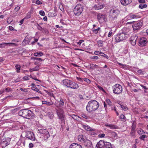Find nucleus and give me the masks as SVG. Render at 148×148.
I'll list each match as a JSON object with an SVG mask.
<instances>
[{"mask_svg": "<svg viewBox=\"0 0 148 148\" xmlns=\"http://www.w3.org/2000/svg\"><path fill=\"white\" fill-rule=\"evenodd\" d=\"M99 106V104L97 101L92 100L90 101L86 107V110L89 112L95 111Z\"/></svg>", "mask_w": 148, "mask_h": 148, "instance_id": "1", "label": "nucleus"}, {"mask_svg": "<svg viewBox=\"0 0 148 148\" xmlns=\"http://www.w3.org/2000/svg\"><path fill=\"white\" fill-rule=\"evenodd\" d=\"M18 114L19 116L28 119H30L34 117L33 113L31 111L26 109L21 110L19 112Z\"/></svg>", "mask_w": 148, "mask_h": 148, "instance_id": "2", "label": "nucleus"}, {"mask_svg": "<svg viewBox=\"0 0 148 148\" xmlns=\"http://www.w3.org/2000/svg\"><path fill=\"white\" fill-rule=\"evenodd\" d=\"M56 110L57 114L59 119L61 120L62 123L64 122L65 121V115H64V112L63 109L62 108L59 107L58 108H57Z\"/></svg>", "mask_w": 148, "mask_h": 148, "instance_id": "3", "label": "nucleus"}, {"mask_svg": "<svg viewBox=\"0 0 148 148\" xmlns=\"http://www.w3.org/2000/svg\"><path fill=\"white\" fill-rule=\"evenodd\" d=\"M128 35L125 33H122L115 36V41L116 42H119L124 40H125L128 37Z\"/></svg>", "mask_w": 148, "mask_h": 148, "instance_id": "4", "label": "nucleus"}, {"mask_svg": "<svg viewBox=\"0 0 148 148\" xmlns=\"http://www.w3.org/2000/svg\"><path fill=\"white\" fill-rule=\"evenodd\" d=\"M83 10L82 6L80 4H78L74 8V13L76 16H79L82 13Z\"/></svg>", "mask_w": 148, "mask_h": 148, "instance_id": "5", "label": "nucleus"}, {"mask_svg": "<svg viewBox=\"0 0 148 148\" xmlns=\"http://www.w3.org/2000/svg\"><path fill=\"white\" fill-rule=\"evenodd\" d=\"M122 86L119 84H116L113 87V91L115 94H119L122 93Z\"/></svg>", "mask_w": 148, "mask_h": 148, "instance_id": "6", "label": "nucleus"}, {"mask_svg": "<svg viewBox=\"0 0 148 148\" xmlns=\"http://www.w3.org/2000/svg\"><path fill=\"white\" fill-rule=\"evenodd\" d=\"M120 13V12L118 10H113L110 11V18L112 19H115Z\"/></svg>", "mask_w": 148, "mask_h": 148, "instance_id": "7", "label": "nucleus"}, {"mask_svg": "<svg viewBox=\"0 0 148 148\" xmlns=\"http://www.w3.org/2000/svg\"><path fill=\"white\" fill-rule=\"evenodd\" d=\"M11 139L9 138H4L1 142V145L3 147H5L9 145Z\"/></svg>", "mask_w": 148, "mask_h": 148, "instance_id": "8", "label": "nucleus"}, {"mask_svg": "<svg viewBox=\"0 0 148 148\" xmlns=\"http://www.w3.org/2000/svg\"><path fill=\"white\" fill-rule=\"evenodd\" d=\"M148 43L147 38L145 37H142L140 38L139 43V46L141 47L145 46Z\"/></svg>", "mask_w": 148, "mask_h": 148, "instance_id": "9", "label": "nucleus"}, {"mask_svg": "<svg viewBox=\"0 0 148 148\" xmlns=\"http://www.w3.org/2000/svg\"><path fill=\"white\" fill-rule=\"evenodd\" d=\"M25 136L29 139L32 140H34L35 138L33 133L31 132L27 131L26 132Z\"/></svg>", "mask_w": 148, "mask_h": 148, "instance_id": "10", "label": "nucleus"}, {"mask_svg": "<svg viewBox=\"0 0 148 148\" xmlns=\"http://www.w3.org/2000/svg\"><path fill=\"white\" fill-rule=\"evenodd\" d=\"M100 143H102L104 145L103 147L104 148H112L110 143L108 142H104L102 140H101L99 141L97 145L99 146L100 144H101Z\"/></svg>", "mask_w": 148, "mask_h": 148, "instance_id": "11", "label": "nucleus"}, {"mask_svg": "<svg viewBox=\"0 0 148 148\" xmlns=\"http://www.w3.org/2000/svg\"><path fill=\"white\" fill-rule=\"evenodd\" d=\"M143 25V23L141 21H139L137 23L132 25V27L134 31H137Z\"/></svg>", "mask_w": 148, "mask_h": 148, "instance_id": "12", "label": "nucleus"}, {"mask_svg": "<svg viewBox=\"0 0 148 148\" xmlns=\"http://www.w3.org/2000/svg\"><path fill=\"white\" fill-rule=\"evenodd\" d=\"M97 18L100 23H102L105 21L106 16L104 14L99 13L97 15Z\"/></svg>", "mask_w": 148, "mask_h": 148, "instance_id": "13", "label": "nucleus"}, {"mask_svg": "<svg viewBox=\"0 0 148 148\" xmlns=\"http://www.w3.org/2000/svg\"><path fill=\"white\" fill-rule=\"evenodd\" d=\"M16 145L18 146H20L23 148L24 147L26 146L25 144V139L23 138L21 139H19Z\"/></svg>", "mask_w": 148, "mask_h": 148, "instance_id": "14", "label": "nucleus"}, {"mask_svg": "<svg viewBox=\"0 0 148 148\" xmlns=\"http://www.w3.org/2000/svg\"><path fill=\"white\" fill-rule=\"evenodd\" d=\"M79 87V86L78 84L72 81L70 83L69 87L72 89H77Z\"/></svg>", "mask_w": 148, "mask_h": 148, "instance_id": "15", "label": "nucleus"}, {"mask_svg": "<svg viewBox=\"0 0 148 148\" xmlns=\"http://www.w3.org/2000/svg\"><path fill=\"white\" fill-rule=\"evenodd\" d=\"M50 135L49 132H46V134L42 135H40V137L44 141H47L48 139L50 137Z\"/></svg>", "mask_w": 148, "mask_h": 148, "instance_id": "16", "label": "nucleus"}, {"mask_svg": "<svg viewBox=\"0 0 148 148\" xmlns=\"http://www.w3.org/2000/svg\"><path fill=\"white\" fill-rule=\"evenodd\" d=\"M140 16L136 14L130 13L128 15V18L130 19L138 18Z\"/></svg>", "mask_w": 148, "mask_h": 148, "instance_id": "17", "label": "nucleus"}, {"mask_svg": "<svg viewBox=\"0 0 148 148\" xmlns=\"http://www.w3.org/2000/svg\"><path fill=\"white\" fill-rule=\"evenodd\" d=\"M71 81L67 79H64L62 81L63 85L66 86L67 87L69 88Z\"/></svg>", "mask_w": 148, "mask_h": 148, "instance_id": "18", "label": "nucleus"}, {"mask_svg": "<svg viewBox=\"0 0 148 148\" xmlns=\"http://www.w3.org/2000/svg\"><path fill=\"white\" fill-rule=\"evenodd\" d=\"M132 2V0H121L120 2L122 5H127L129 4Z\"/></svg>", "mask_w": 148, "mask_h": 148, "instance_id": "19", "label": "nucleus"}, {"mask_svg": "<svg viewBox=\"0 0 148 148\" xmlns=\"http://www.w3.org/2000/svg\"><path fill=\"white\" fill-rule=\"evenodd\" d=\"M86 138L85 136L82 135H80L78 136V140L81 142H85Z\"/></svg>", "mask_w": 148, "mask_h": 148, "instance_id": "20", "label": "nucleus"}, {"mask_svg": "<svg viewBox=\"0 0 148 148\" xmlns=\"http://www.w3.org/2000/svg\"><path fill=\"white\" fill-rule=\"evenodd\" d=\"M70 148H82V146L79 144L76 143H73L71 145Z\"/></svg>", "mask_w": 148, "mask_h": 148, "instance_id": "21", "label": "nucleus"}, {"mask_svg": "<svg viewBox=\"0 0 148 148\" xmlns=\"http://www.w3.org/2000/svg\"><path fill=\"white\" fill-rule=\"evenodd\" d=\"M48 132L47 130L43 128L39 129L38 131V132L40 134V135H42L43 134L44 135Z\"/></svg>", "mask_w": 148, "mask_h": 148, "instance_id": "22", "label": "nucleus"}, {"mask_svg": "<svg viewBox=\"0 0 148 148\" xmlns=\"http://www.w3.org/2000/svg\"><path fill=\"white\" fill-rule=\"evenodd\" d=\"M5 44H6V45H9V46H17V45L15 43H1L0 44V48H1L2 45H4Z\"/></svg>", "mask_w": 148, "mask_h": 148, "instance_id": "23", "label": "nucleus"}, {"mask_svg": "<svg viewBox=\"0 0 148 148\" xmlns=\"http://www.w3.org/2000/svg\"><path fill=\"white\" fill-rule=\"evenodd\" d=\"M105 126L107 127H108L110 128V129H117L118 127L116 126L113 125L112 124H106L105 125Z\"/></svg>", "mask_w": 148, "mask_h": 148, "instance_id": "24", "label": "nucleus"}, {"mask_svg": "<svg viewBox=\"0 0 148 148\" xmlns=\"http://www.w3.org/2000/svg\"><path fill=\"white\" fill-rule=\"evenodd\" d=\"M64 104V101L62 98H61L60 100L59 101V106H57V108H58L59 107H60L61 108H62L63 109V106Z\"/></svg>", "mask_w": 148, "mask_h": 148, "instance_id": "25", "label": "nucleus"}, {"mask_svg": "<svg viewBox=\"0 0 148 148\" xmlns=\"http://www.w3.org/2000/svg\"><path fill=\"white\" fill-rule=\"evenodd\" d=\"M21 65L18 64H16L15 65V68L16 69V71L17 73H19L20 72L21 69Z\"/></svg>", "mask_w": 148, "mask_h": 148, "instance_id": "26", "label": "nucleus"}, {"mask_svg": "<svg viewBox=\"0 0 148 148\" xmlns=\"http://www.w3.org/2000/svg\"><path fill=\"white\" fill-rule=\"evenodd\" d=\"M69 116L74 120L79 121V119H80V117L79 116L74 114L69 115Z\"/></svg>", "mask_w": 148, "mask_h": 148, "instance_id": "27", "label": "nucleus"}, {"mask_svg": "<svg viewBox=\"0 0 148 148\" xmlns=\"http://www.w3.org/2000/svg\"><path fill=\"white\" fill-rule=\"evenodd\" d=\"M104 41L101 40H99L97 42V44L99 47H102L103 45V43Z\"/></svg>", "mask_w": 148, "mask_h": 148, "instance_id": "28", "label": "nucleus"}, {"mask_svg": "<svg viewBox=\"0 0 148 148\" xmlns=\"http://www.w3.org/2000/svg\"><path fill=\"white\" fill-rule=\"evenodd\" d=\"M40 87V86L39 85H37V87L35 86L34 87H32V89L35 91H37L38 92H40V91L39 90L38 88Z\"/></svg>", "mask_w": 148, "mask_h": 148, "instance_id": "29", "label": "nucleus"}, {"mask_svg": "<svg viewBox=\"0 0 148 148\" xmlns=\"http://www.w3.org/2000/svg\"><path fill=\"white\" fill-rule=\"evenodd\" d=\"M56 15V14L54 12H50L48 14V16L49 17H54Z\"/></svg>", "mask_w": 148, "mask_h": 148, "instance_id": "30", "label": "nucleus"}, {"mask_svg": "<svg viewBox=\"0 0 148 148\" xmlns=\"http://www.w3.org/2000/svg\"><path fill=\"white\" fill-rule=\"evenodd\" d=\"M37 29L39 30L42 31V32H43V30H46V28H42L37 23V25H36Z\"/></svg>", "mask_w": 148, "mask_h": 148, "instance_id": "31", "label": "nucleus"}, {"mask_svg": "<svg viewBox=\"0 0 148 148\" xmlns=\"http://www.w3.org/2000/svg\"><path fill=\"white\" fill-rule=\"evenodd\" d=\"M33 10H31L30 12L28 13L24 18L28 19L30 18L31 14L32 13Z\"/></svg>", "mask_w": 148, "mask_h": 148, "instance_id": "32", "label": "nucleus"}, {"mask_svg": "<svg viewBox=\"0 0 148 148\" xmlns=\"http://www.w3.org/2000/svg\"><path fill=\"white\" fill-rule=\"evenodd\" d=\"M83 127L84 129L87 131L92 130L93 129L88 125H84Z\"/></svg>", "mask_w": 148, "mask_h": 148, "instance_id": "33", "label": "nucleus"}, {"mask_svg": "<svg viewBox=\"0 0 148 148\" xmlns=\"http://www.w3.org/2000/svg\"><path fill=\"white\" fill-rule=\"evenodd\" d=\"M104 5H98L97 6H95V8L97 10H100L102 9L104 7Z\"/></svg>", "mask_w": 148, "mask_h": 148, "instance_id": "34", "label": "nucleus"}, {"mask_svg": "<svg viewBox=\"0 0 148 148\" xmlns=\"http://www.w3.org/2000/svg\"><path fill=\"white\" fill-rule=\"evenodd\" d=\"M90 68L93 70L98 67L97 65L94 64H90Z\"/></svg>", "mask_w": 148, "mask_h": 148, "instance_id": "35", "label": "nucleus"}, {"mask_svg": "<svg viewBox=\"0 0 148 148\" xmlns=\"http://www.w3.org/2000/svg\"><path fill=\"white\" fill-rule=\"evenodd\" d=\"M137 37L136 35H133L130 38V41L134 40L136 41Z\"/></svg>", "mask_w": 148, "mask_h": 148, "instance_id": "36", "label": "nucleus"}, {"mask_svg": "<svg viewBox=\"0 0 148 148\" xmlns=\"http://www.w3.org/2000/svg\"><path fill=\"white\" fill-rule=\"evenodd\" d=\"M110 133L113 137L114 138H117V134L115 132L111 131Z\"/></svg>", "mask_w": 148, "mask_h": 148, "instance_id": "37", "label": "nucleus"}, {"mask_svg": "<svg viewBox=\"0 0 148 148\" xmlns=\"http://www.w3.org/2000/svg\"><path fill=\"white\" fill-rule=\"evenodd\" d=\"M137 133L139 135H141L145 133V132H144L143 130L141 129L138 130L137 131Z\"/></svg>", "mask_w": 148, "mask_h": 148, "instance_id": "38", "label": "nucleus"}, {"mask_svg": "<svg viewBox=\"0 0 148 148\" xmlns=\"http://www.w3.org/2000/svg\"><path fill=\"white\" fill-rule=\"evenodd\" d=\"M31 59L33 60H37L39 61H42V59L39 58H36L35 57H32L31 58Z\"/></svg>", "mask_w": 148, "mask_h": 148, "instance_id": "39", "label": "nucleus"}, {"mask_svg": "<svg viewBox=\"0 0 148 148\" xmlns=\"http://www.w3.org/2000/svg\"><path fill=\"white\" fill-rule=\"evenodd\" d=\"M43 53L42 52L35 53L34 55L35 56H41L43 55Z\"/></svg>", "mask_w": 148, "mask_h": 148, "instance_id": "40", "label": "nucleus"}, {"mask_svg": "<svg viewBox=\"0 0 148 148\" xmlns=\"http://www.w3.org/2000/svg\"><path fill=\"white\" fill-rule=\"evenodd\" d=\"M147 5L146 4H140L139 5V8L140 9H143L147 7Z\"/></svg>", "mask_w": 148, "mask_h": 148, "instance_id": "41", "label": "nucleus"}, {"mask_svg": "<svg viewBox=\"0 0 148 148\" xmlns=\"http://www.w3.org/2000/svg\"><path fill=\"white\" fill-rule=\"evenodd\" d=\"M42 103L43 104H46V105H48L49 106L50 105H52L53 104L52 103H51L50 102H49L45 101H42Z\"/></svg>", "mask_w": 148, "mask_h": 148, "instance_id": "42", "label": "nucleus"}, {"mask_svg": "<svg viewBox=\"0 0 148 148\" xmlns=\"http://www.w3.org/2000/svg\"><path fill=\"white\" fill-rule=\"evenodd\" d=\"M47 115L50 119H52L54 117V115L51 112H48Z\"/></svg>", "mask_w": 148, "mask_h": 148, "instance_id": "43", "label": "nucleus"}, {"mask_svg": "<svg viewBox=\"0 0 148 148\" xmlns=\"http://www.w3.org/2000/svg\"><path fill=\"white\" fill-rule=\"evenodd\" d=\"M120 106L121 107L122 109L125 111L127 110L128 109V108L127 106H125L121 104H120Z\"/></svg>", "mask_w": 148, "mask_h": 148, "instance_id": "44", "label": "nucleus"}, {"mask_svg": "<svg viewBox=\"0 0 148 148\" xmlns=\"http://www.w3.org/2000/svg\"><path fill=\"white\" fill-rule=\"evenodd\" d=\"M135 131L133 130H131V132H130V135L133 138H134L135 137Z\"/></svg>", "mask_w": 148, "mask_h": 148, "instance_id": "45", "label": "nucleus"}, {"mask_svg": "<svg viewBox=\"0 0 148 148\" xmlns=\"http://www.w3.org/2000/svg\"><path fill=\"white\" fill-rule=\"evenodd\" d=\"M106 102L110 106H111L112 105V103L109 99H107L106 100Z\"/></svg>", "mask_w": 148, "mask_h": 148, "instance_id": "46", "label": "nucleus"}, {"mask_svg": "<svg viewBox=\"0 0 148 148\" xmlns=\"http://www.w3.org/2000/svg\"><path fill=\"white\" fill-rule=\"evenodd\" d=\"M100 29V28L99 27H98L97 29H94L93 30V32L95 34H97Z\"/></svg>", "mask_w": 148, "mask_h": 148, "instance_id": "47", "label": "nucleus"}, {"mask_svg": "<svg viewBox=\"0 0 148 148\" xmlns=\"http://www.w3.org/2000/svg\"><path fill=\"white\" fill-rule=\"evenodd\" d=\"M102 53L101 52L98 51H95L94 52V54L96 55H100Z\"/></svg>", "mask_w": 148, "mask_h": 148, "instance_id": "48", "label": "nucleus"}, {"mask_svg": "<svg viewBox=\"0 0 148 148\" xmlns=\"http://www.w3.org/2000/svg\"><path fill=\"white\" fill-rule=\"evenodd\" d=\"M147 137L146 135H142V136H141L139 138L141 140H144V139L145 138H147Z\"/></svg>", "mask_w": 148, "mask_h": 148, "instance_id": "49", "label": "nucleus"}, {"mask_svg": "<svg viewBox=\"0 0 148 148\" xmlns=\"http://www.w3.org/2000/svg\"><path fill=\"white\" fill-rule=\"evenodd\" d=\"M118 64L120 65L121 67L122 68H124L126 66L125 64H123L119 62L118 63Z\"/></svg>", "mask_w": 148, "mask_h": 148, "instance_id": "50", "label": "nucleus"}, {"mask_svg": "<svg viewBox=\"0 0 148 148\" xmlns=\"http://www.w3.org/2000/svg\"><path fill=\"white\" fill-rule=\"evenodd\" d=\"M39 66L38 65L36 66L34 68H33V69L34 71H37L39 69Z\"/></svg>", "mask_w": 148, "mask_h": 148, "instance_id": "51", "label": "nucleus"}, {"mask_svg": "<svg viewBox=\"0 0 148 148\" xmlns=\"http://www.w3.org/2000/svg\"><path fill=\"white\" fill-rule=\"evenodd\" d=\"M97 86L99 88V89L100 90H101L103 92H105L104 90L103 89V88H102L98 84L97 85Z\"/></svg>", "mask_w": 148, "mask_h": 148, "instance_id": "52", "label": "nucleus"}, {"mask_svg": "<svg viewBox=\"0 0 148 148\" xmlns=\"http://www.w3.org/2000/svg\"><path fill=\"white\" fill-rule=\"evenodd\" d=\"M39 14L41 15L42 16H44L45 15V12L43 11L42 10L40 11L39 12Z\"/></svg>", "mask_w": 148, "mask_h": 148, "instance_id": "53", "label": "nucleus"}, {"mask_svg": "<svg viewBox=\"0 0 148 148\" xmlns=\"http://www.w3.org/2000/svg\"><path fill=\"white\" fill-rule=\"evenodd\" d=\"M105 136V135L104 134H99L98 135V137L100 138H103Z\"/></svg>", "mask_w": 148, "mask_h": 148, "instance_id": "54", "label": "nucleus"}, {"mask_svg": "<svg viewBox=\"0 0 148 148\" xmlns=\"http://www.w3.org/2000/svg\"><path fill=\"white\" fill-rule=\"evenodd\" d=\"M136 41H135L134 40H133V41H130L131 43V44L133 46L135 45L136 44Z\"/></svg>", "mask_w": 148, "mask_h": 148, "instance_id": "55", "label": "nucleus"}, {"mask_svg": "<svg viewBox=\"0 0 148 148\" xmlns=\"http://www.w3.org/2000/svg\"><path fill=\"white\" fill-rule=\"evenodd\" d=\"M9 29L11 31H14V30L16 31L15 29H14V28L11 26H10L9 27Z\"/></svg>", "mask_w": 148, "mask_h": 148, "instance_id": "56", "label": "nucleus"}, {"mask_svg": "<svg viewBox=\"0 0 148 148\" xmlns=\"http://www.w3.org/2000/svg\"><path fill=\"white\" fill-rule=\"evenodd\" d=\"M120 118L121 119H125V117L124 115L121 114L120 115Z\"/></svg>", "mask_w": 148, "mask_h": 148, "instance_id": "57", "label": "nucleus"}, {"mask_svg": "<svg viewBox=\"0 0 148 148\" xmlns=\"http://www.w3.org/2000/svg\"><path fill=\"white\" fill-rule=\"evenodd\" d=\"M84 80L88 84H89L90 82V80L88 79L85 78L84 79Z\"/></svg>", "mask_w": 148, "mask_h": 148, "instance_id": "58", "label": "nucleus"}, {"mask_svg": "<svg viewBox=\"0 0 148 148\" xmlns=\"http://www.w3.org/2000/svg\"><path fill=\"white\" fill-rule=\"evenodd\" d=\"M36 3L38 5H40L42 4V3L39 0H37L36 1Z\"/></svg>", "mask_w": 148, "mask_h": 148, "instance_id": "59", "label": "nucleus"}, {"mask_svg": "<svg viewBox=\"0 0 148 148\" xmlns=\"http://www.w3.org/2000/svg\"><path fill=\"white\" fill-rule=\"evenodd\" d=\"M91 58L92 59L97 60L99 59V57L97 56H92Z\"/></svg>", "mask_w": 148, "mask_h": 148, "instance_id": "60", "label": "nucleus"}, {"mask_svg": "<svg viewBox=\"0 0 148 148\" xmlns=\"http://www.w3.org/2000/svg\"><path fill=\"white\" fill-rule=\"evenodd\" d=\"M20 7L19 6H17L14 8V10L16 12H17L20 9Z\"/></svg>", "mask_w": 148, "mask_h": 148, "instance_id": "61", "label": "nucleus"}, {"mask_svg": "<svg viewBox=\"0 0 148 148\" xmlns=\"http://www.w3.org/2000/svg\"><path fill=\"white\" fill-rule=\"evenodd\" d=\"M139 3H144L145 2V0H138Z\"/></svg>", "mask_w": 148, "mask_h": 148, "instance_id": "62", "label": "nucleus"}, {"mask_svg": "<svg viewBox=\"0 0 148 148\" xmlns=\"http://www.w3.org/2000/svg\"><path fill=\"white\" fill-rule=\"evenodd\" d=\"M101 54H102V55H101V56L104 57H106L107 59H108V57L107 55H106L104 54V53H101Z\"/></svg>", "mask_w": 148, "mask_h": 148, "instance_id": "63", "label": "nucleus"}, {"mask_svg": "<svg viewBox=\"0 0 148 148\" xmlns=\"http://www.w3.org/2000/svg\"><path fill=\"white\" fill-rule=\"evenodd\" d=\"M82 116L85 119H87L88 118V116H87L86 114H82Z\"/></svg>", "mask_w": 148, "mask_h": 148, "instance_id": "64", "label": "nucleus"}]
</instances>
